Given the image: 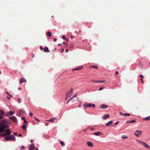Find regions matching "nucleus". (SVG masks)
<instances>
[{"label": "nucleus", "mask_w": 150, "mask_h": 150, "mask_svg": "<svg viewBox=\"0 0 150 150\" xmlns=\"http://www.w3.org/2000/svg\"><path fill=\"white\" fill-rule=\"evenodd\" d=\"M19 90H21V88H18Z\"/></svg>", "instance_id": "bf43d9fd"}, {"label": "nucleus", "mask_w": 150, "mask_h": 150, "mask_svg": "<svg viewBox=\"0 0 150 150\" xmlns=\"http://www.w3.org/2000/svg\"><path fill=\"white\" fill-rule=\"evenodd\" d=\"M22 128L24 129H26V125H23L22 126Z\"/></svg>", "instance_id": "2f4dec72"}, {"label": "nucleus", "mask_w": 150, "mask_h": 150, "mask_svg": "<svg viewBox=\"0 0 150 150\" xmlns=\"http://www.w3.org/2000/svg\"><path fill=\"white\" fill-rule=\"evenodd\" d=\"M90 67V68H95V69H97V68H98V67L97 66H95V65H93V66H91Z\"/></svg>", "instance_id": "c85d7f7f"}, {"label": "nucleus", "mask_w": 150, "mask_h": 150, "mask_svg": "<svg viewBox=\"0 0 150 150\" xmlns=\"http://www.w3.org/2000/svg\"><path fill=\"white\" fill-rule=\"evenodd\" d=\"M74 91V89L73 88H71L70 89V91L67 94L66 96L67 97V98H68L72 94L73 92V91Z\"/></svg>", "instance_id": "423d86ee"}, {"label": "nucleus", "mask_w": 150, "mask_h": 150, "mask_svg": "<svg viewBox=\"0 0 150 150\" xmlns=\"http://www.w3.org/2000/svg\"><path fill=\"white\" fill-rule=\"evenodd\" d=\"M135 122H136L135 120H132L129 122L127 121V123H134Z\"/></svg>", "instance_id": "412c9836"}, {"label": "nucleus", "mask_w": 150, "mask_h": 150, "mask_svg": "<svg viewBox=\"0 0 150 150\" xmlns=\"http://www.w3.org/2000/svg\"><path fill=\"white\" fill-rule=\"evenodd\" d=\"M143 79H142V78H141L140 79V80L141 81L142 84H143V83H144V81H143Z\"/></svg>", "instance_id": "f704fd0d"}, {"label": "nucleus", "mask_w": 150, "mask_h": 150, "mask_svg": "<svg viewBox=\"0 0 150 150\" xmlns=\"http://www.w3.org/2000/svg\"><path fill=\"white\" fill-rule=\"evenodd\" d=\"M61 44H59L57 45V46H59V45H60Z\"/></svg>", "instance_id": "052dcab7"}, {"label": "nucleus", "mask_w": 150, "mask_h": 150, "mask_svg": "<svg viewBox=\"0 0 150 150\" xmlns=\"http://www.w3.org/2000/svg\"><path fill=\"white\" fill-rule=\"evenodd\" d=\"M120 115H122V116H130V115L129 114L127 113H123L121 112H120Z\"/></svg>", "instance_id": "1a4fd4ad"}, {"label": "nucleus", "mask_w": 150, "mask_h": 150, "mask_svg": "<svg viewBox=\"0 0 150 150\" xmlns=\"http://www.w3.org/2000/svg\"><path fill=\"white\" fill-rule=\"evenodd\" d=\"M9 118L14 122H15L17 121L16 117L14 116L10 117H9Z\"/></svg>", "instance_id": "0eeeda50"}, {"label": "nucleus", "mask_w": 150, "mask_h": 150, "mask_svg": "<svg viewBox=\"0 0 150 150\" xmlns=\"http://www.w3.org/2000/svg\"><path fill=\"white\" fill-rule=\"evenodd\" d=\"M71 100H70V99L68 100V101H67V104H68V103L69 102V101H70Z\"/></svg>", "instance_id": "5fc2aeb1"}, {"label": "nucleus", "mask_w": 150, "mask_h": 150, "mask_svg": "<svg viewBox=\"0 0 150 150\" xmlns=\"http://www.w3.org/2000/svg\"><path fill=\"white\" fill-rule=\"evenodd\" d=\"M119 122H116L115 123V125H117Z\"/></svg>", "instance_id": "6e6d98bb"}, {"label": "nucleus", "mask_w": 150, "mask_h": 150, "mask_svg": "<svg viewBox=\"0 0 150 150\" xmlns=\"http://www.w3.org/2000/svg\"><path fill=\"white\" fill-rule=\"evenodd\" d=\"M119 74V72L118 71H116L115 72L116 75H117Z\"/></svg>", "instance_id": "c03bdc74"}, {"label": "nucleus", "mask_w": 150, "mask_h": 150, "mask_svg": "<svg viewBox=\"0 0 150 150\" xmlns=\"http://www.w3.org/2000/svg\"><path fill=\"white\" fill-rule=\"evenodd\" d=\"M136 141L138 142H139L140 144L143 145L146 148L148 149H149L150 148L149 146L145 143L137 140H136Z\"/></svg>", "instance_id": "7ed1b4c3"}, {"label": "nucleus", "mask_w": 150, "mask_h": 150, "mask_svg": "<svg viewBox=\"0 0 150 150\" xmlns=\"http://www.w3.org/2000/svg\"><path fill=\"white\" fill-rule=\"evenodd\" d=\"M60 143L62 145H63V146H64V145H65V144H64V143L63 142H62V141H61L60 142Z\"/></svg>", "instance_id": "473e14b6"}, {"label": "nucleus", "mask_w": 150, "mask_h": 150, "mask_svg": "<svg viewBox=\"0 0 150 150\" xmlns=\"http://www.w3.org/2000/svg\"><path fill=\"white\" fill-rule=\"evenodd\" d=\"M56 39L55 38H53V40L54 42H55L56 41Z\"/></svg>", "instance_id": "3c124183"}, {"label": "nucleus", "mask_w": 150, "mask_h": 150, "mask_svg": "<svg viewBox=\"0 0 150 150\" xmlns=\"http://www.w3.org/2000/svg\"><path fill=\"white\" fill-rule=\"evenodd\" d=\"M6 133H4L2 135V136H4L6 135Z\"/></svg>", "instance_id": "c9c22d12"}, {"label": "nucleus", "mask_w": 150, "mask_h": 150, "mask_svg": "<svg viewBox=\"0 0 150 150\" xmlns=\"http://www.w3.org/2000/svg\"><path fill=\"white\" fill-rule=\"evenodd\" d=\"M19 112L20 113H24L25 111L23 110H19Z\"/></svg>", "instance_id": "b1692460"}, {"label": "nucleus", "mask_w": 150, "mask_h": 150, "mask_svg": "<svg viewBox=\"0 0 150 150\" xmlns=\"http://www.w3.org/2000/svg\"><path fill=\"white\" fill-rule=\"evenodd\" d=\"M97 83H103L105 81H96Z\"/></svg>", "instance_id": "bb28decb"}, {"label": "nucleus", "mask_w": 150, "mask_h": 150, "mask_svg": "<svg viewBox=\"0 0 150 150\" xmlns=\"http://www.w3.org/2000/svg\"><path fill=\"white\" fill-rule=\"evenodd\" d=\"M83 67V66H81L80 67H78L75 68L73 69V70H78L81 69Z\"/></svg>", "instance_id": "2eb2a0df"}, {"label": "nucleus", "mask_w": 150, "mask_h": 150, "mask_svg": "<svg viewBox=\"0 0 150 150\" xmlns=\"http://www.w3.org/2000/svg\"><path fill=\"white\" fill-rule=\"evenodd\" d=\"M17 102L18 103H20L21 102V98H18L17 99Z\"/></svg>", "instance_id": "7c9ffc66"}, {"label": "nucleus", "mask_w": 150, "mask_h": 150, "mask_svg": "<svg viewBox=\"0 0 150 150\" xmlns=\"http://www.w3.org/2000/svg\"><path fill=\"white\" fill-rule=\"evenodd\" d=\"M35 119L38 122H40V121L38 119L36 118H35Z\"/></svg>", "instance_id": "ea45409f"}, {"label": "nucleus", "mask_w": 150, "mask_h": 150, "mask_svg": "<svg viewBox=\"0 0 150 150\" xmlns=\"http://www.w3.org/2000/svg\"><path fill=\"white\" fill-rule=\"evenodd\" d=\"M5 129V131H5L6 132V133L7 135H9L11 134V132L9 129H7L6 130Z\"/></svg>", "instance_id": "6e6552de"}, {"label": "nucleus", "mask_w": 150, "mask_h": 150, "mask_svg": "<svg viewBox=\"0 0 150 150\" xmlns=\"http://www.w3.org/2000/svg\"><path fill=\"white\" fill-rule=\"evenodd\" d=\"M13 134L14 135H16H16H17V133H16V132H14V133H13Z\"/></svg>", "instance_id": "de8ad7c7"}, {"label": "nucleus", "mask_w": 150, "mask_h": 150, "mask_svg": "<svg viewBox=\"0 0 150 150\" xmlns=\"http://www.w3.org/2000/svg\"><path fill=\"white\" fill-rule=\"evenodd\" d=\"M25 148V147L23 146H22L21 147V149H23Z\"/></svg>", "instance_id": "09e8293b"}, {"label": "nucleus", "mask_w": 150, "mask_h": 150, "mask_svg": "<svg viewBox=\"0 0 150 150\" xmlns=\"http://www.w3.org/2000/svg\"><path fill=\"white\" fill-rule=\"evenodd\" d=\"M81 102L80 103H79V105L78 107L79 108H80L81 107Z\"/></svg>", "instance_id": "e433bc0d"}, {"label": "nucleus", "mask_w": 150, "mask_h": 150, "mask_svg": "<svg viewBox=\"0 0 150 150\" xmlns=\"http://www.w3.org/2000/svg\"><path fill=\"white\" fill-rule=\"evenodd\" d=\"M87 145L89 147H92L93 146V144L91 142H87Z\"/></svg>", "instance_id": "4468645a"}, {"label": "nucleus", "mask_w": 150, "mask_h": 150, "mask_svg": "<svg viewBox=\"0 0 150 150\" xmlns=\"http://www.w3.org/2000/svg\"><path fill=\"white\" fill-rule=\"evenodd\" d=\"M34 149V145L33 144H32L30 146L29 148V150H33Z\"/></svg>", "instance_id": "ddd939ff"}, {"label": "nucleus", "mask_w": 150, "mask_h": 150, "mask_svg": "<svg viewBox=\"0 0 150 150\" xmlns=\"http://www.w3.org/2000/svg\"><path fill=\"white\" fill-rule=\"evenodd\" d=\"M33 141V140H32V139H31V140L30 142H32Z\"/></svg>", "instance_id": "680f3d73"}, {"label": "nucleus", "mask_w": 150, "mask_h": 150, "mask_svg": "<svg viewBox=\"0 0 150 150\" xmlns=\"http://www.w3.org/2000/svg\"><path fill=\"white\" fill-rule=\"evenodd\" d=\"M73 37H74L73 36H71V38H73Z\"/></svg>", "instance_id": "69168bd1"}, {"label": "nucleus", "mask_w": 150, "mask_h": 150, "mask_svg": "<svg viewBox=\"0 0 150 150\" xmlns=\"http://www.w3.org/2000/svg\"><path fill=\"white\" fill-rule=\"evenodd\" d=\"M139 67L140 68H142L143 67V64L140 62H139Z\"/></svg>", "instance_id": "5701e85b"}, {"label": "nucleus", "mask_w": 150, "mask_h": 150, "mask_svg": "<svg viewBox=\"0 0 150 150\" xmlns=\"http://www.w3.org/2000/svg\"><path fill=\"white\" fill-rule=\"evenodd\" d=\"M47 35L49 37H50L51 35V33L49 31H48L47 32Z\"/></svg>", "instance_id": "4be33fe9"}, {"label": "nucleus", "mask_w": 150, "mask_h": 150, "mask_svg": "<svg viewBox=\"0 0 150 150\" xmlns=\"http://www.w3.org/2000/svg\"><path fill=\"white\" fill-rule=\"evenodd\" d=\"M104 88L103 87H101V88H100L98 90L99 91H101V90L103 89Z\"/></svg>", "instance_id": "72a5a7b5"}, {"label": "nucleus", "mask_w": 150, "mask_h": 150, "mask_svg": "<svg viewBox=\"0 0 150 150\" xmlns=\"http://www.w3.org/2000/svg\"><path fill=\"white\" fill-rule=\"evenodd\" d=\"M14 112L13 111H10L8 113L10 115H12L14 114Z\"/></svg>", "instance_id": "a878e982"}, {"label": "nucleus", "mask_w": 150, "mask_h": 150, "mask_svg": "<svg viewBox=\"0 0 150 150\" xmlns=\"http://www.w3.org/2000/svg\"><path fill=\"white\" fill-rule=\"evenodd\" d=\"M109 115L108 114H106L104 115L103 117V119L104 120L106 119L109 117Z\"/></svg>", "instance_id": "9d476101"}, {"label": "nucleus", "mask_w": 150, "mask_h": 150, "mask_svg": "<svg viewBox=\"0 0 150 150\" xmlns=\"http://www.w3.org/2000/svg\"><path fill=\"white\" fill-rule=\"evenodd\" d=\"M21 136H22V135H21V134H19V135H18V136H19V137H21Z\"/></svg>", "instance_id": "864d4df0"}, {"label": "nucleus", "mask_w": 150, "mask_h": 150, "mask_svg": "<svg viewBox=\"0 0 150 150\" xmlns=\"http://www.w3.org/2000/svg\"><path fill=\"white\" fill-rule=\"evenodd\" d=\"M44 51L45 52H50V50L48 51V48L47 47H45V48L44 49Z\"/></svg>", "instance_id": "aec40b11"}, {"label": "nucleus", "mask_w": 150, "mask_h": 150, "mask_svg": "<svg viewBox=\"0 0 150 150\" xmlns=\"http://www.w3.org/2000/svg\"><path fill=\"white\" fill-rule=\"evenodd\" d=\"M7 98H8V99H10V98L8 96L7 97Z\"/></svg>", "instance_id": "4d7b16f0"}, {"label": "nucleus", "mask_w": 150, "mask_h": 150, "mask_svg": "<svg viewBox=\"0 0 150 150\" xmlns=\"http://www.w3.org/2000/svg\"><path fill=\"white\" fill-rule=\"evenodd\" d=\"M113 122V121L112 120H111V121H109L108 123H107L106 124V125L107 126H110L111 124H112Z\"/></svg>", "instance_id": "dca6fc26"}, {"label": "nucleus", "mask_w": 150, "mask_h": 150, "mask_svg": "<svg viewBox=\"0 0 150 150\" xmlns=\"http://www.w3.org/2000/svg\"><path fill=\"white\" fill-rule=\"evenodd\" d=\"M29 115L31 116V117H32L33 116V113L31 112L29 114Z\"/></svg>", "instance_id": "79ce46f5"}, {"label": "nucleus", "mask_w": 150, "mask_h": 150, "mask_svg": "<svg viewBox=\"0 0 150 150\" xmlns=\"http://www.w3.org/2000/svg\"><path fill=\"white\" fill-rule=\"evenodd\" d=\"M63 44H66V45H67V43H65V42H64L63 43Z\"/></svg>", "instance_id": "0e129e2a"}, {"label": "nucleus", "mask_w": 150, "mask_h": 150, "mask_svg": "<svg viewBox=\"0 0 150 150\" xmlns=\"http://www.w3.org/2000/svg\"><path fill=\"white\" fill-rule=\"evenodd\" d=\"M6 94H8V95H9V94H9V93H8V92H7V91H6Z\"/></svg>", "instance_id": "603ef678"}, {"label": "nucleus", "mask_w": 150, "mask_h": 150, "mask_svg": "<svg viewBox=\"0 0 150 150\" xmlns=\"http://www.w3.org/2000/svg\"><path fill=\"white\" fill-rule=\"evenodd\" d=\"M4 120H3V121H2V123H3V122H4Z\"/></svg>", "instance_id": "774afa93"}, {"label": "nucleus", "mask_w": 150, "mask_h": 150, "mask_svg": "<svg viewBox=\"0 0 150 150\" xmlns=\"http://www.w3.org/2000/svg\"><path fill=\"white\" fill-rule=\"evenodd\" d=\"M91 81L92 82H96V83H97L96 81H94V80H91Z\"/></svg>", "instance_id": "49530a36"}, {"label": "nucleus", "mask_w": 150, "mask_h": 150, "mask_svg": "<svg viewBox=\"0 0 150 150\" xmlns=\"http://www.w3.org/2000/svg\"><path fill=\"white\" fill-rule=\"evenodd\" d=\"M65 52H69V50L67 49H66L65 50Z\"/></svg>", "instance_id": "37998d69"}, {"label": "nucleus", "mask_w": 150, "mask_h": 150, "mask_svg": "<svg viewBox=\"0 0 150 150\" xmlns=\"http://www.w3.org/2000/svg\"><path fill=\"white\" fill-rule=\"evenodd\" d=\"M20 83L21 84L23 82H26V80L24 78L22 77L20 79Z\"/></svg>", "instance_id": "9b49d317"}, {"label": "nucleus", "mask_w": 150, "mask_h": 150, "mask_svg": "<svg viewBox=\"0 0 150 150\" xmlns=\"http://www.w3.org/2000/svg\"><path fill=\"white\" fill-rule=\"evenodd\" d=\"M4 139L7 141H9L11 139L12 140L16 141V138L13 135H10L9 136H6L4 137Z\"/></svg>", "instance_id": "f03ea898"}, {"label": "nucleus", "mask_w": 150, "mask_h": 150, "mask_svg": "<svg viewBox=\"0 0 150 150\" xmlns=\"http://www.w3.org/2000/svg\"><path fill=\"white\" fill-rule=\"evenodd\" d=\"M142 131L136 130L134 133V135L138 137H140L142 135Z\"/></svg>", "instance_id": "39448f33"}, {"label": "nucleus", "mask_w": 150, "mask_h": 150, "mask_svg": "<svg viewBox=\"0 0 150 150\" xmlns=\"http://www.w3.org/2000/svg\"><path fill=\"white\" fill-rule=\"evenodd\" d=\"M4 114V112L1 110H0V120H2L3 118V115ZM7 125H2L0 123V133L4 132L5 129L8 127Z\"/></svg>", "instance_id": "f257e3e1"}, {"label": "nucleus", "mask_w": 150, "mask_h": 150, "mask_svg": "<svg viewBox=\"0 0 150 150\" xmlns=\"http://www.w3.org/2000/svg\"><path fill=\"white\" fill-rule=\"evenodd\" d=\"M62 38L63 39L65 40L66 39V38L65 36H63L62 37Z\"/></svg>", "instance_id": "a19ab883"}, {"label": "nucleus", "mask_w": 150, "mask_h": 150, "mask_svg": "<svg viewBox=\"0 0 150 150\" xmlns=\"http://www.w3.org/2000/svg\"><path fill=\"white\" fill-rule=\"evenodd\" d=\"M56 118L55 117H54L52 118H51V119H49V120H48L47 121H49L51 122H53L54 121V120H56Z\"/></svg>", "instance_id": "f3484780"}, {"label": "nucleus", "mask_w": 150, "mask_h": 150, "mask_svg": "<svg viewBox=\"0 0 150 150\" xmlns=\"http://www.w3.org/2000/svg\"><path fill=\"white\" fill-rule=\"evenodd\" d=\"M108 106L104 104H102L101 105L100 107V108L103 109H106L108 108Z\"/></svg>", "instance_id": "f8f14e48"}, {"label": "nucleus", "mask_w": 150, "mask_h": 150, "mask_svg": "<svg viewBox=\"0 0 150 150\" xmlns=\"http://www.w3.org/2000/svg\"><path fill=\"white\" fill-rule=\"evenodd\" d=\"M122 138L123 139H125L127 138L128 137H127V136H126L125 135H123L122 136Z\"/></svg>", "instance_id": "cd10ccee"}, {"label": "nucleus", "mask_w": 150, "mask_h": 150, "mask_svg": "<svg viewBox=\"0 0 150 150\" xmlns=\"http://www.w3.org/2000/svg\"><path fill=\"white\" fill-rule=\"evenodd\" d=\"M84 108L86 109L92 107L94 108L95 107V105L94 104L86 103L84 104Z\"/></svg>", "instance_id": "20e7f679"}, {"label": "nucleus", "mask_w": 150, "mask_h": 150, "mask_svg": "<svg viewBox=\"0 0 150 150\" xmlns=\"http://www.w3.org/2000/svg\"><path fill=\"white\" fill-rule=\"evenodd\" d=\"M21 119L23 120V121H24V123H25L27 124V122L26 121V120H25V118L24 117H22Z\"/></svg>", "instance_id": "393cba45"}, {"label": "nucleus", "mask_w": 150, "mask_h": 150, "mask_svg": "<svg viewBox=\"0 0 150 150\" xmlns=\"http://www.w3.org/2000/svg\"><path fill=\"white\" fill-rule=\"evenodd\" d=\"M101 133V132H95L93 133V134L97 135V136H99Z\"/></svg>", "instance_id": "6ab92c4d"}, {"label": "nucleus", "mask_w": 150, "mask_h": 150, "mask_svg": "<svg viewBox=\"0 0 150 150\" xmlns=\"http://www.w3.org/2000/svg\"><path fill=\"white\" fill-rule=\"evenodd\" d=\"M143 120L145 121H148L150 120V116L144 118Z\"/></svg>", "instance_id": "a211bd4d"}, {"label": "nucleus", "mask_w": 150, "mask_h": 150, "mask_svg": "<svg viewBox=\"0 0 150 150\" xmlns=\"http://www.w3.org/2000/svg\"><path fill=\"white\" fill-rule=\"evenodd\" d=\"M139 76L141 78H142V79H143L144 77H143V76L142 75H140Z\"/></svg>", "instance_id": "4c0bfd02"}, {"label": "nucleus", "mask_w": 150, "mask_h": 150, "mask_svg": "<svg viewBox=\"0 0 150 150\" xmlns=\"http://www.w3.org/2000/svg\"><path fill=\"white\" fill-rule=\"evenodd\" d=\"M79 32L80 33L81 32V30H79Z\"/></svg>", "instance_id": "338daca9"}, {"label": "nucleus", "mask_w": 150, "mask_h": 150, "mask_svg": "<svg viewBox=\"0 0 150 150\" xmlns=\"http://www.w3.org/2000/svg\"><path fill=\"white\" fill-rule=\"evenodd\" d=\"M34 54H31V57L32 58H33L34 57Z\"/></svg>", "instance_id": "a18cd8bd"}, {"label": "nucleus", "mask_w": 150, "mask_h": 150, "mask_svg": "<svg viewBox=\"0 0 150 150\" xmlns=\"http://www.w3.org/2000/svg\"><path fill=\"white\" fill-rule=\"evenodd\" d=\"M64 49H62V51H61V52L62 53H63V52H64Z\"/></svg>", "instance_id": "8fccbe9b"}, {"label": "nucleus", "mask_w": 150, "mask_h": 150, "mask_svg": "<svg viewBox=\"0 0 150 150\" xmlns=\"http://www.w3.org/2000/svg\"><path fill=\"white\" fill-rule=\"evenodd\" d=\"M9 96L10 97H12V96L11 95H9Z\"/></svg>", "instance_id": "e2e57ef3"}, {"label": "nucleus", "mask_w": 150, "mask_h": 150, "mask_svg": "<svg viewBox=\"0 0 150 150\" xmlns=\"http://www.w3.org/2000/svg\"><path fill=\"white\" fill-rule=\"evenodd\" d=\"M90 130L91 131L92 130H94V129H93V128H91L90 129Z\"/></svg>", "instance_id": "13d9d810"}, {"label": "nucleus", "mask_w": 150, "mask_h": 150, "mask_svg": "<svg viewBox=\"0 0 150 150\" xmlns=\"http://www.w3.org/2000/svg\"><path fill=\"white\" fill-rule=\"evenodd\" d=\"M77 95V94H75L74 96L73 97H72L71 98H70V100H71L72 99L76 97Z\"/></svg>", "instance_id": "c756f323"}, {"label": "nucleus", "mask_w": 150, "mask_h": 150, "mask_svg": "<svg viewBox=\"0 0 150 150\" xmlns=\"http://www.w3.org/2000/svg\"><path fill=\"white\" fill-rule=\"evenodd\" d=\"M40 49L41 50H43V48L41 46H40Z\"/></svg>", "instance_id": "58836bf2"}]
</instances>
